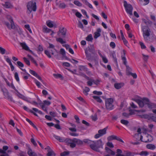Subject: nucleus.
<instances>
[{
	"label": "nucleus",
	"instance_id": "f257e3e1",
	"mask_svg": "<svg viewBox=\"0 0 156 156\" xmlns=\"http://www.w3.org/2000/svg\"><path fill=\"white\" fill-rule=\"evenodd\" d=\"M84 142L87 143L90 148L94 151L99 152L100 151V149L103 148L104 144L101 139L96 141L86 140Z\"/></svg>",
	"mask_w": 156,
	"mask_h": 156
},
{
	"label": "nucleus",
	"instance_id": "f03ea898",
	"mask_svg": "<svg viewBox=\"0 0 156 156\" xmlns=\"http://www.w3.org/2000/svg\"><path fill=\"white\" fill-rule=\"evenodd\" d=\"M88 51L93 54H95L96 52L95 49L93 45H90V47H88L85 51V53L87 58V59L88 60H90L92 59V57L91 56V54Z\"/></svg>",
	"mask_w": 156,
	"mask_h": 156
},
{
	"label": "nucleus",
	"instance_id": "7ed1b4c3",
	"mask_svg": "<svg viewBox=\"0 0 156 156\" xmlns=\"http://www.w3.org/2000/svg\"><path fill=\"white\" fill-rule=\"evenodd\" d=\"M114 100L112 98H106L105 100V105L106 109L111 110L114 109Z\"/></svg>",
	"mask_w": 156,
	"mask_h": 156
},
{
	"label": "nucleus",
	"instance_id": "20e7f679",
	"mask_svg": "<svg viewBox=\"0 0 156 156\" xmlns=\"http://www.w3.org/2000/svg\"><path fill=\"white\" fill-rule=\"evenodd\" d=\"M143 31V36L144 37V40L147 41L149 38L150 35V31L148 27L147 26H144L142 28Z\"/></svg>",
	"mask_w": 156,
	"mask_h": 156
},
{
	"label": "nucleus",
	"instance_id": "39448f33",
	"mask_svg": "<svg viewBox=\"0 0 156 156\" xmlns=\"http://www.w3.org/2000/svg\"><path fill=\"white\" fill-rule=\"evenodd\" d=\"M124 6L126 12L130 15H132L133 8L132 5L129 4H128L127 2L125 1H124Z\"/></svg>",
	"mask_w": 156,
	"mask_h": 156
},
{
	"label": "nucleus",
	"instance_id": "423d86ee",
	"mask_svg": "<svg viewBox=\"0 0 156 156\" xmlns=\"http://www.w3.org/2000/svg\"><path fill=\"white\" fill-rule=\"evenodd\" d=\"M27 8L30 13L32 11H35L37 8L36 3L35 2L33 3L31 2H29L27 5Z\"/></svg>",
	"mask_w": 156,
	"mask_h": 156
},
{
	"label": "nucleus",
	"instance_id": "0eeeda50",
	"mask_svg": "<svg viewBox=\"0 0 156 156\" xmlns=\"http://www.w3.org/2000/svg\"><path fill=\"white\" fill-rule=\"evenodd\" d=\"M107 129L108 127H106L102 129L99 130L98 133L96 134L94 136V138L96 139H97L105 134L106 133V130Z\"/></svg>",
	"mask_w": 156,
	"mask_h": 156
},
{
	"label": "nucleus",
	"instance_id": "6e6552de",
	"mask_svg": "<svg viewBox=\"0 0 156 156\" xmlns=\"http://www.w3.org/2000/svg\"><path fill=\"white\" fill-rule=\"evenodd\" d=\"M66 34V29L64 27L60 28L57 32V34L59 37L64 38L65 37Z\"/></svg>",
	"mask_w": 156,
	"mask_h": 156
},
{
	"label": "nucleus",
	"instance_id": "1a4fd4ad",
	"mask_svg": "<svg viewBox=\"0 0 156 156\" xmlns=\"http://www.w3.org/2000/svg\"><path fill=\"white\" fill-rule=\"evenodd\" d=\"M40 105L44 110L47 112V109L48 108L49 105V101L45 100L43 101V102L40 103Z\"/></svg>",
	"mask_w": 156,
	"mask_h": 156
},
{
	"label": "nucleus",
	"instance_id": "9d476101",
	"mask_svg": "<svg viewBox=\"0 0 156 156\" xmlns=\"http://www.w3.org/2000/svg\"><path fill=\"white\" fill-rule=\"evenodd\" d=\"M147 98H143L142 100L137 99L136 101L140 107L142 108L144 106L145 104L146 105L147 100Z\"/></svg>",
	"mask_w": 156,
	"mask_h": 156
},
{
	"label": "nucleus",
	"instance_id": "9b49d317",
	"mask_svg": "<svg viewBox=\"0 0 156 156\" xmlns=\"http://www.w3.org/2000/svg\"><path fill=\"white\" fill-rule=\"evenodd\" d=\"M146 100V101L147 102L146 105H147L149 108L152 109L156 108V104L151 102L148 98Z\"/></svg>",
	"mask_w": 156,
	"mask_h": 156
},
{
	"label": "nucleus",
	"instance_id": "f8f14e48",
	"mask_svg": "<svg viewBox=\"0 0 156 156\" xmlns=\"http://www.w3.org/2000/svg\"><path fill=\"white\" fill-rule=\"evenodd\" d=\"M20 45L23 49L25 50L29 51L30 52H32V51L30 50L29 47L27 46L25 43H20Z\"/></svg>",
	"mask_w": 156,
	"mask_h": 156
},
{
	"label": "nucleus",
	"instance_id": "ddd939ff",
	"mask_svg": "<svg viewBox=\"0 0 156 156\" xmlns=\"http://www.w3.org/2000/svg\"><path fill=\"white\" fill-rule=\"evenodd\" d=\"M101 32V30L100 28L97 29V31L94 33V37L95 39H97L98 37L100 36V33Z\"/></svg>",
	"mask_w": 156,
	"mask_h": 156
},
{
	"label": "nucleus",
	"instance_id": "4468645a",
	"mask_svg": "<svg viewBox=\"0 0 156 156\" xmlns=\"http://www.w3.org/2000/svg\"><path fill=\"white\" fill-rule=\"evenodd\" d=\"M124 85V83H116L114 84V87L117 89H119L121 88Z\"/></svg>",
	"mask_w": 156,
	"mask_h": 156
},
{
	"label": "nucleus",
	"instance_id": "2eb2a0df",
	"mask_svg": "<svg viewBox=\"0 0 156 156\" xmlns=\"http://www.w3.org/2000/svg\"><path fill=\"white\" fill-rule=\"evenodd\" d=\"M52 27L57 28V25L55 22L49 20V28Z\"/></svg>",
	"mask_w": 156,
	"mask_h": 156
},
{
	"label": "nucleus",
	"instance_id": "dca6fc26",
	"mask_svg": "<svg viewBox=\"0 0 156 156\" xmlns=\"http://www.w3.org/2000/svg\"><path fill=\"white\" fill-rule=\"evenodd\" d=\"M27 154L30 156H37V154L35 152L33 151L31 149H29L27 151Z\"/></svg>",
	"mask_w": 156,
	"mask_h": 156
},
{
	"label": "nucleus",
	"instance_id": "f3484780",
	"mask_svg": "<svg viewBox=\"0 0 156 156\" xmlns=\"http://www.w3.org/2000/svg\"><path fill=\"white\" fill-rule=\"evenodd\" d=\"M3 5L6 8H11L13 7L12 4L9 2H5V4Z\"/></svg>",
	"mask_w": 156,
	"mask_h": 156
},
{
	"label": "nucleus",
	"instance_id": "a211bd4d",
	"mask_svg": "<svg viewBox=\"0 0 156 156\" xmlns=\"http://www.w3.org/2000/svg\"><path fill=\"white\" fill-rule=\"evenodd\" d=\"M53 136L55 139L58 140L60 142H64V139H63L59 136L54 134Z\"/></svg>",
	"mask_w": 156,
	"mask_h": 156
},
{
	"label": "nucleus",
	"instance_id": "6ab92c4d",
	"mask_svg": "<svg viewBox=\"0 0 156 156\" xmlns=\"http://www.w3.org/2000/svg\"><path fill=\"white\" fill-rule=\"evenodd\" d=\"M146 147L148 149L153 150L155 149V146L153 144H149L147 145Z\"/></svg>",
	"mask_w": 156,
	"mask_h": 156
},
{
	"label": "nucleus",
	"instance_id": "aec40b11",
	"mask_svg": "<svg viewBox=\"0 0 156 156\" xmlns=\"http://www.w3.org/2000/svg\"><path fill=\"white\" fill-rule=\"evenodd\" d=\"M56 41L61 43V44H65L66 43V41L64 40L62 37H60L58 38H57L56 39Z\"/></svg>",
	"mask_w": 156,
	"mask_h": 156
},
{
	"label": "nucleus",
	"instance_id": "412c9836",
	"mask_svg": "<svg viewBox=\"0 0 156 156\" xmlns=\"http://www.w3.org/2000/svg\"><path fill=\"white\" fill-rule=\"evenodd\" d=\"M134 153L130 151H126L125 155H119L118 156H134Z\"/></svg>",
	"mask_w": 156,
	"mask_h": 156
},
{
	"label": "nucleus",
	"instance_id": "4be33fe9",
	"mask_svg": "<svg viewBox=\"0 0 156 156\" xmlns=\"http://www.w3.org/2000/svg\"><path fill=\"white\" fill-rule=\"evenodd\" d=\"M105 149L107 152L109 154H111V155H114L115 154V153L114 151H112L111 149L107 147L105 148Z\"/></svg>",
	"mask_w": 156,
	"mask_h": 156
},
{
	"label": "nucleus",
	"instance_id": "5701e85b",
	"mask_svg": "<svg viewBox=\"0 0 156 156\" xmlns=\"http://www.w3.org/2000/svg\"><path fill=\"white\" fill-rule=\"evenodd\" d=\"M49 53L55 56L57 53L56 50L55 48H52L49 49Z\"/></svg>",
	"mask_w": 156,
	"mask_h": 156
},
{
	"label": "nucleus",
	"instance_id": "b1692460",
	"mask_svg": "<svg viewBox=\"0 0 156 156\" xmlns=\"http://www.w3.org/2000/svg\"><path fill=\"white\" fill-rule=\"evenodd\" d=\"M78 75L81 76L83 77H84L86 79H87L88 80H91L90 79L89 77L87 76L84 73L80 72L79 73V74H78Z\"/></svg>",
	"mask_w": 156,
	"mask_h": 156
},
{
	"label": "nucleus",
	"instance_id": "393cba45",
	"mask_svg": "<svg viewBox=\"0 0 156 156\" xmlns=\"http://www.w3.org/2000/svg\"><path fill=\"white\" fill-rule=\"evenodd\" d=\"M73 141L75 142L76 144H83V142L82 141L76 138H74Z\"/></svg>",
	"mask_w": 156,
	"mask_h": 156
},
{
	"label": "nucleus",
	"instance_id": "a878e982",
	"mask_svg": "<svg viewBox=\"0 0 156 156\" xmlns=\"http://www.w3.org/2000/svg\"><path fill=\"white\" fill-rule=\"evenodd\" d=\"M54 76L56 78H60L61 80H63V77L62 76V75L59 74H53Z\"/></svg>",
	"mask_w": 156,
	"mask_h": 156
},
{
	"label": "nucleus",
	"instance_id": "bb28decb",
	"mask_svg": "<svg viewBox=\"0 0 156 156\" xmlns=\"http://www.w3.org/2000/svg\"><path fill=\"white\" fill-rule=\"evenodd\" d=\"M90 89L87 87H85V89L83 90V93L85 95H88V92L90 91Z\"/></svg>",
	"mask_w": 156,
	"mask_h": 156
},
{
	"label": "nucleus",
	"instance_id": "cd10ccee",
	"mask_svg": "<svg viewBox=\"0 0 156 156\" xmlns=\"http://www.w3.org/2000/svg\"><path fill=\"white\" fill-rule=\"evenodd\" d=\"M64 142H65L68 145H69L72 142H74L73 139H70L67 138L66 139H64Z\"/></svg>",
	"mask_w": 156,
	"mask_h": 156
},
{
	"label": "nucleus",
	"instance_id": "c85d7f7f",
	"mask_svg": "<svg viewBox=\"0 0 156 156\" xmlns=\"http://www.w3.org/2000/svg\"><path fill=\"white\" fill-rule=\"evenodd\" d=\"M93 97L98 102L101 103L102 102V100L98 96H93Z\"/></svg>",
	"mask_w": 156,
	"mask_h": 156
},
{
	"label": "nucleus",
	"instance_id": "c756f323",
	"mask_svg": "<svg viewBox=\"0 0 156 156\" xmlns=\"http://www.w3.org/2000/svg\"><path fill=\"white\" fill-rule=\"evenodd\" d=\"M86 40L88 41H92L93 40L92 35L91 34H90L87 36L86 38Z\"/></svg>",
	"mask_w": 156,
	"mask_h": 156
},
{
	"label": "nucleus",
	"instance_id": "7c9ffc66",
	"mask_svg": "<svg viewBox=\"0 0 156 156\" xmlns=\"http://www.w3.org/2000/svg\"><path fill=\"white\" fill-rule=\"evenodd\" d=\"M122 60L123 61V64L125 66L127 65V61L126 58L124 56L121 55Z\"/></svg>",
	"mask_w": 156,
	"mask_h": 156
},
{
	"label": "nucleus",
	"instance_id": "2f4dec72",
	"mask_svg": "<svg viewBox=\"0 0 156 156\" xmlns=\"http://www.w3.org/2000/svg\"><path fill=\"white\" fill-rule=\"evenodd\" d=\"M112 58H113L114 60V61L115 62L117 63V59L116 57V55L115 54V52L114 51H113L112 53Z\"/></svg>",
	"mask_w": 156,
	"mask_h": 156
},
{
	"label": "nucleus",
	"instance_id": "473e14b6",
	"mask_svg": "<svg viewBox=\"0 0 156 156\" xmlns=\"http://www.w3.org/2000/svg\"><path fill=\"white\" fill-rule=\"evenodd\" d=\"M14 77L16 80L18 82H20V79L19 77V75L17 72H15L14 73Z\"/></svg>",
	"mask_w": 156,
	"mask_h": 156
},
{
	"label": "nucleus",
	"instance_id": "72a5a7b5",
	"mask_svg": "<svg viewBox=\"0 0 156 156\" xmlns=\"http://www.w3.org/2000/svg\"><path fill=\"white\" fill-rule=\"evenodd\" d=\"M116 136L115 135H111L108 137V139L109 140H116Z\"/></svg>",
	"mask_w": 156,
	"mask_h": 156
},
{
	"label": "nucleus",
	"instance_id": "f704fd0d",
	"mask_svg": "<svg viewBox=\"0 0 156 156\" xmlns=\"http://www.w3.org/2000/svg\"><path fill=\"white\" fill-rule=\"evenodd\" d=\"M55 155L54 152L49 148V156H55Z\"/></svg>",
	"mask_w": 156,
	"mask_h": 156
},
{
	"label": "nucleus",
	"instance_id": "c9c22d12",
	"mask_svg": "<svg viewBox=\"0 0 156 156\" xmlns=\"http://www.w3.org/2000/svg\"><path fill=\"white\" fill-rule=\"evenodd\" d=\"M91 118L92 119V120L94 121H96L98 119L97 115L96 113H95L94 115H91Z\"/></svg>",
	"mask_w": 156,
	"mask_h": 156
},
{
	"label": "nucleus",
	"instance_id": "e433bc0d",
	"mask_svg": "<svg viewBox=\"0 0 156 156\" xmlns=\"http://www.w3.org/2000/svg\"><path fill=\"white\" fill-rule=\"evenodd\" d=\"M120 122L122 123L126 126L129 123L128 121L127 120H124V119L121 120Z\"/></svg>",
	"mask_w": 156,
	"mask_h": 156
},
{
	"label": "nucleus",
	"instance_id": "4c0bfd02",
	"mask_svg": "<svg viewBox=\"0 0 156 156\" xmlns=\"http://www.w3.org/2000/svg\"><path fill=\"white\" fill-rule=\"evenodd\" d=\"M73 3L75 5H76L78 6H82V3H81L79 1H74Z\"/></svg>",
	"mask_w": 156,
	"mask_h": 156
},
{
	"label": "nucleus",
	"instance_id": "58836bf2",
	"mask_svg": "<svg viewBox=\"0 0 156 156\" xmlns=\"http://www.w3.org/2000/svg\"><path fill=\"white\" fill-rule=\"evenodd\" d=\"M139 154L140 155L147 156L149 154V153L146 151H142Z\"/></svg>",
	"mask_w": 156,
	"mask_h": 156
},
{
	"label": "nucleus",
	"instance_id": "ea45409f",
	"mask_svg": "<svg viewBox=\"0 0 156 156\" xmlns=\"http://www.w3.org/2000/svg\"><path fill=\"white\" fill-rule=\"evenodd\" d=\"M24 27H25L29 31L30 33H32V31L30 27V26L29 25H25Z\"/></svg>",
	"mask_w": 156,
	"mask_h": 156
},
{
	"label": "nucleus",
	"instance_id": "a19ab883",
	"mask_svg": "<svg viewBox=\"0 0 156 156\" xmlns=\"http://www.w3.org/2000/svg\"><path fill=\"white\" fill-rule=\"evenodd\" d=\"M43 31L44 33H48L49 32V29L47 27L44 26L43 27Z\"/></svg>",
	"mask_w": 156,
	"mask_h": 156
},
{
	"label": "nucleus",
	"instance_id": "79ce46f5",
	"mask_svg": "<svg viewBox=\"0 0 156 156\" xmlns=\"http://www.w3.org/2000/svg\"><path fill=\"white\" fill-rule=\"evenodd\" d=\"M139 116L141 118L148 119L149 118V115L147 114L140 115Z\"/></svg>",
	"mask_w": 156,
	"mask_h": 156
},
{
	"label": "nucleus",
	"instance_id": "37998d69",
	"mask_svg": "<svg viewBox=\"0 0 156 156\" xmlns=\"http://www.w3.org/2000/svg\"><path fill=\"white\" fill-rule=\"evenodd\" d=\"M60 53L63 56H64L66 55V52L63 48H61L60 49Z\"/></svg>",
	"mask_w": 156,
	"mask_h": 156
},
{
	"label": "nucleus",
	"instance_id": "c03bdc74",
	"mask_svg": "<svg viewBox=\"0 0 156 156\" xmlns=\"http://www.w3.org/2000/svg\"><path fill=\"white\" fill-rule=\"evenodd\" d=\"M23 59L24 62L26 63L28 65V66H30V61L25 57H24L23 58Z\"/></svg>",
	"mask_w": 156,
	"mask_h": 156
},
{
	"label": "nucleus",
	"instance_id": "a18cd8bd",
	"mask_svg": "<svg viewBox=\"0 0 156 156\" xmlns=\"http://www.w3.org/2000/svg\"><path fill=\"white\" fill-rule=\"evenodd\" d=\"M122 153V151L121 150L119 149H117V154L116 155V156H118L119 155H123L122 154H121Z\"/></svg>",
	"mask_w": 156,
	"mask_h": 156
},
{
	"label": "nucleus",
	"instance_id": "49530a36",
	"mask_svg": "<svg viewBox=\"0 0 156 156\" xmlns=\"http://www.w3.org/2000/svg\"><path fill=\"white\" fill-rule=\"evenodd\" d=\"M129 74L132 76L134 78L136 79L137 78V76L136 73H133L130 72H129Z\"/></svg>",
	"mask_w": 156,
	"mask_h": 156
},
{
	"label": "nucleus",
	"instance_id": "de8ad7c7",
	"mask_svg": "<svg viewBox=\"0 0 156 156\" xmlns=\"http://www.w3.org/2000/svg\"><path fill=\"white\" fill-rule=\"evenodd\" d=\"M66 5L64 3H61L59 5V7L62 9H64L66 7Z\"/></svg>",
	"mask_w": 156,
	"mask_h": 156
},
{
	"label": "nucleus",
	"instance_id": "09e8293b",
	"mask_svg": "<svg viewBox=\"0 0 156 156\" xmlns=\"http://www.w3.org/2000/svg\"><path fill=\"white\" fill-rule=\"evenodd\" d=\"M30 73L32 75L35 76H37V74L34 71L32 70H30Z\"/></svg>",
	"mask_w": 156,
	"mask_h": 156
},
{
	"label": "nucleus",
	"instance_id": "8fccbe9b",
	"mask_svg": "<svg viewBox=\"0 0 156 156\" xmlns=\"http://www.w3.org/2000/svg\"><path fill=\"white\" fill-rule=\"evenodd\" d=\"M34 83H35V84H36V85L39 87H41V83H40V82H39L37 80H34Z\"/></svg>",
	"mask_w": 156,
	"mask_h": 156
},
{
	"label": "nucleus",
	"instance_id": "3c124183",
	"mask_svg": "<svg viewBox=\"0 0 156 156\" xmlns=\"http://www.w3.org/2000/svg\"><path fill=\"white\" fill-rule=\"evenodd\" d=\"M142 55L143 56L144 58H143V60L144 61L147 62L149 58L148 55H144V54H142Z\"/></svg>",
	"mask_w": 156,
	"mask_h": 156
},
{
	"label": "nucleus",
	"instance_id": "603ef678",
	"mask_svg": "<svg viewBox=\"0 0 156 156\" xmlns=\"http://www.w3.org/2000/svg\"><path fill=\"white\" fill-rule=\"evenodd\" d=\"M69 145L70 147L72 148L75 147L76 146V143L74 142H72Z\"/></svg>",
	"mask_w": 156,
	"mask_h": 156
},
{
	"label": "nucleus",
	"instance_id": "864d4df0",
	"mask_svg": "<svg viewBox=\"0 0 156 156\" xmlns=\"http://www.w3.org/2000/svg\"><path fill=\"white\" fill-rule=\"evenodd\" d=\"M5 50L4 48L1 47H0V52L2 54H4L5 53Z\"/></svg>",
	"mask_w": 156,
	"mask_h": 156
},
{
	"label": "nucleus",
	"instance_id": "5fc2aeb1",
	"mask_svg": "<svg viewBox=\"0 0 156 156\" xmlns=\"http://www.w3.org/2000/svg\"><path fill=\"white\" fill-rule=\"evenodd\" d=\"M69 154V152L64 151L62 153L60 154L61 156H65L66 155Z\"/></svg>",
	"mask_w": 156,
	"mask_h": 156
},
{
	"label": "nucleus",
	"instance_id": "6e6d98bb",
	"mask_svg": "<svg viewBox=\"0 0 156 156\" xmlns=\"http://www.w3.org/2000/svg\"><path fill=\"white\" fill-rule=\"evenodd\" d=\"M93 93L95 94L98 95H101L102 94V92L101 91H98L96 90H94L93 91Z\"/></svg>",
	"mask_w": 156,
	"mask_h": 156
},
{
	"label": "nucleus",
	"instance_id": "4d7b16f0",
	"mask_svg": "<svg viewBox=\"0 0 156 156\" xmlns=\"http://www.w3.org/2000/svg\"><path fill=\"white\" fill-rule=\"evenodd\" d=\"M50 32H51L50 34V35L52 37H54V34H55L56 32H54V30L49 29V33Z\"/></svg>",
	"mask_w": 156,
	"mask_h": 156
},
{
	"label": "nucleus",
	"instance_id": "13d9d810",
	"mask_svg": "<svg viewBox=\"0 0 156 156\" xmlns=\"http://www.w3.org/2000/svg\"><path fill=\"white\" fill-rule=\"evenodd\" d=\"M21 74L23 75V78L25 80L27 79H28L29 76H30V74H27L28 76L25 75V73H21Z\"/></svg>",
	"mask_w": 156,
	"mask_h": 156
},
{
	"label": "nucleus",
	"instance_id": "bf43d9fd",
	"mask_svg": "<svg viewBox=\"0 0 156 156\" xmlns=\"http://www.w3.org/2000/svg\"><path fill=\"white\" fill-rule=\"evenodd\" d=\"M10 22L11 23V28L13 29H14L15 28V26L13 23V21L12 20H11V21H10Z\"/></svg>",
	"mask_w": 156,
	"mask_h": 156
},
{
	"label": "nucleus",
	"instance_id": "052dcab7",
	"mask_svg": "<svg viewBox=\"0 0 156 156\" xmlns=\"http://www.w3.org/2000/svg\"><path fill=\"white\" fill-rule=\"evenodd\" d=\"M78 26L79 27L82 29H83L84 28L83 24L80 21H79Z\"/></svg>",
	"mask_w": 156,
	"mask_h": 156
},
{
	"label": "nucleus",
	"instance_id": "680f3d73",
	"mask_svg": "<svg viewBox=\"0 0 156 156\" xmlns=\"http://www.w3.org/2000/svg\"><path fill=\"white\" fill-rule=\"evenodd\" d=\"M122 115L127 118H129L130 116L129 113H127L126 112H123L122 113Z\"/></svg>",
	"mask_w": 156,
	"mask_h": 156
},
{
	"label": "nucleus",
	"instance_id": "e2e57ef3",
	"mask_svg": "<svg viewBox=\"0 0 156 156\" xmlns=\"http://www.w3.org/2000/svg\"><path fill=\"white\" fill-rule=\"evenodd\" d=\"M110 46L112 48H114L115 47V44L113 42H111L110 44Z\"/></svg>",
	"mask_w": 156,
	"mask_h": 156
},
{
	"label": "nucleus",
	"instance_id": "0e129e2a",
	"mask_svg": "<svg viewBox=\"0 0 156 156\" xmlns=\"http://www.w3.org/2000/svg\"><path fill=\"white\" fill-rule=\"evenodd\" d=\"M82 123L87 126H90V123L84 120H82Z\"/></svg>",
	"mask_w": 156,
	"mask_h": 156
},
{
	"label": "nucleus",
	"instance_id": "69168bd1",
	"mask_svg": "<svg viewBox=\"0 0 156 156\" xmlns=\"http://www.w3.org/2000/svg\"><path fill=\"white\" fill-rule=\"evenodd\" d=\"M49 114L53 117H55L56 116V113L54 112H49Z\"/></svg>",
	"mask_w": 156,
	"mask_h": 156
},
{
	"label": "nucleus",
	"instance_id": "338daca9",
	"mask_svg": "<svg viewBox=\"0 0 156 156\" xmlns=\"http://www.w3.org/2000/svg\"><path fill=\"white\" fill-rule=\"evenodd\" d=\"M17 64L20 67H23L24 66L23 64L20 61H18L17 62Z\"/></svg>",
	"mask_w": 156,
	"mask_h": 156
},
{
	"label": "nucleus",
	"instance_id": "774afa93",
	"mask_svg": "<svg viewBox=\"0 0 156 156\" xmlns=\"http://www.w3.org/2000/svg\"><path fill=\"white\" fill-rule=\"evenodd\" d=\"M140 44L141 46V47L142 49H145L146 48V46L144 45V44L143 42H140Z\"/></svg>",
	"mask_w": 156,
	"mask_h": 156
}]
</instances>
